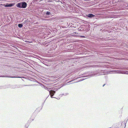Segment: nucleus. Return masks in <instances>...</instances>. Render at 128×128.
I'll return each instance as SVG.
<instances>
[{
  "label": "nucleus",
  "instance_id": "obj_1",
  "mask_svg": "<svg viewBox=\"0 0 128 128\" xmlns=\"http://www.w3.org/2000/svg\"><path fill=\"white\" fill-rule=\"evenodd\" d=\"M105 74L104 72H102L101 73L99 72V71H94L92 72H91V74H89L88 75H86V76H84L83 77H82L80 80H78L79 81H81L87 78H84L86 77H92L94 76H99L100 74Z\"/></svg>",
  "mask_w": 128,
  "mask_h": 128
},
{
  "label": "nucleus",
  "instance_id": "obj_2",
  "mask_svg": "<svg viewBox=\"0 0 128 128\" xmlns=\"http://www.w3.org/2000/svg\"><path fill=\"white\" fill-rule=\"evenodd\" d=\"M27 6L26 3L24 2H19L16 4V6L20 8H25Z\"/></svg>",
  "mask_w": 128,
  "mask_h": 128
},
{
  "label": "nucleus",
  "instance_id": "obj_3",
  "mask_svg": "<svg viewBox=\"0 0 128 128\" xmlns=\"http://www.w3.org/2000/svg\"><path fill=\"white\" fill-rule=\"evenodd\" d=\"M0 77H7V78H23V77H20V76H8L7 75H5V76H0Z\"/></svg>",
  "mask_w": 128,
  "mask_h": 128
},
{
  "label": "nucleus",
  "instance_id": "obj_4",
  "mask_svg": "<svg viewBox=\"0 0 128 128\" xmlns=\"http://www.w3.org/2000/svg\"><path fill=\"white\" fill-rule=\"evenodd\" d=\"M55 93V91L54 90H51L49 91L50 94V97L52 98H55L54 97H53L52 96L54 95Z\"/></svg>",
  "mask_w": 128,
  "mask_h": 128
},
{
  "label": "nucleus",
  "instance_id": "obj_5",
  "mask_svg": "<svg viewBox=\"0 0 128 128\" xmlns=\"http://www.w3.org/2000/svg\"><path fill=\"white\" fill-rule=\"evenodd\" d=\"M14 4H4L3 6L6 7H11L13 6Z\"/></svg>",
  "mask_w": 128,
  "mask_h": 128
},
{
  "label": "nucleus",
  "instance_id": "obj_6",
  "mask_svg": "<svg viewBox=\"0 0 128 128\" xmlns=\"http://www.w3.org/2000/svg\"><path fill=\"white\" fill-rule=\"evenodd\" d=\"M44 14L45 15L47 16H48L49 15H52L51 13L49 11H46L44 12Z\"/></svg>",
  "mask_w": 128,
  "mask_h": 128
},
{
  "label": "nucleus",
  "instance_id": "obj_7",
  "mask_svg": "<svg viewBox=\"0 0 128 128\" xmlns=\"http://www.w3.org/2000/svg\"><path fill=\"white\" fill-rule=\"evenodd\" d=\"M64 7L68 8L70 9H71L72 8V6L70 4H66L65 5V6H64Z\"/></svg>",
  "mask_w": 128,
  "mask_h": 128
},
{
  "label": "nucleus",
  "instance_id": "obj_8",
  "mask_svg": "<svg viewBox=\"0 0 128 128\" xmlns=\"http://www.w3.org/2000/svg\"><path fill=\"white\" fill-rule=\"evenodd\" d=\"M86 16L90 18H92L95 16V15L92 14H88L86 15Z\"/></svg>",
  "mask_w": 128,
  "mask_h": 128
},
{
  "label": "nucleus",
  "instance_id": "obj_9",
  "mask_svg": "<svg viewBox=\"0 0 128 128\" xmlns=\"http://www.w3.org/2000/svg\"><path fill=\"white\" fill-rule=\"evenodd\" d=\"M67 24L68 26V27L69 28H70V27L72 28L73 27V26H72V24L71 23H67Z\"/></svg>",
  "mask_w": 128,
  "mask_h": 128
},
{
  "label": "nucleus",
  "instance_id": "obj_10",
  "mask_svg": "<svg viewBox=\"0 0 128 128\" xmlns=\"http://www.w3.org/2000/svg\"><path fill=\"white\" fill-rule=\"evenodd\" d=\"M18 26L20 28H22L23 26V24H18Z\"/></svg>",
  "mask_w": 128,
  "mask_h": 128
},
{
  "label": "nucleus",
  "instance_id": "obj_11",
  "mask_svg": "<svg viewBox=\"0 0 128 128\" xmlns=\"http://www.w3.org/2000/svg\"><path fill=\"white\" fill-rule=\"evenodd\" d=\"M64 1L65 0H60V2L62 4L64 3H65L64 2Z\"/></svg>",
  "mask_w": 128,
  "mask_h": 128
},
{
  "label": "nucleus",
  "instance_id": "obj_12",
  "mask_svg": "<svg viewBox=\"0 0 128 128\" xmlns=\"http://www.w3.org/2000/svg\"><path fill=\"white\" fill-rule=\"evenodd\" d=\"M68 93H66L64 94H62L64 96H66L67 95H68Z\"/></svg>",
  "mask_w": 128,
  "mask_h": 128
},
{
  "label": "nucleus",
  "instance_id": "obj_13",
  "mask_svg": "<svg viewBox=\"0 0 128 128\" xmlns=\"http://www.w3.org/2000/svg\"><path fill=\"white\" fill-rule=\"evenodd\" d=\"M44 88L46 89H47L49 91H50L49 90L50 89L46 87H44Z\"/></svg>",
  "mask_w": 128,
  "mask_h": 128
},
{
  "label": "nucleus",
  "instance_id": "obj_14",
  "mask_svg": "<svg viewBox=\"0 0 128 128\" xmlns=\"http://www.w3.org/2000/svg\"><path fill=\"white\" fill-rule=\"evenodd\" d=\"M16 88V86H12V88Z\"/></svg>",
  "mask_w": 128,
  "mask_h": 128
},
{
  "label": "nucleus",
  "instance_id": "obj_15",
  "mask_svg": "<svg viewBox=\"0 0 128 128\" xmlns=\"http://www.w3.org/2000/svg\"><path fill=\"white\" fill-rule=\"evenodd\" d=\"M118 71V72H117L118 73H122L120 71Z\"/></svg>",
  "mask_w": 128,
  "mask_h": 128
},
{
  "label": "nucleus",
  "instance_id": "obj_16",
  "mask_svg": "<svg viewBox=\"0 0 128 128\" xmlns=\"http://www.w3.org/2000/svg\"><path fill=\"white\" fill-rule=\"evenodd\" d=\"M124 74H128V72L126 71V72H125L124 73Z\"/></svg>",
  "mask_w": 128,
  "mask_h": 128
},
{
  "label": "nucleus",
  "instance_id": "obj_17",
  "mask_svg": "<svg viewBox=\"0 0 128 128\" xmlns=\"http://www.w3.org/2000/svg\"><path fill=\"white\" fill-rule=\"evenodd\" d=\"M82 38H84L85 36H82Z\"/></svg>",
  "mask_w": 128,
  "mask_h": 128
},
{
  "label": "nucleus",
  "instance_id": "obj_18",
  "mask_svg": "<svg viewBox=\"0 0 128 128\" xmlns=\"http://www.w3.org/2000/svg\"><path fill=\"white\" fill-rule=\"evenodd\" d=\"M125 126H124V127H123V128H125V126H126V125H125Z\"/></svg>",
  "mask_w": 128,
  "mask_h": 128
},
{
  "label": "nucleus",
  "instance_id": "obj_19",
  "mask_svg": "<svg viewBox=\"0 0 128 128\" xmlns=\"http://www.w3.org/2000/svg\"><path fill=\"white\" fill-rule=\"evenodd\" d=\"M105 85V84H104L103 85V86H104V85Z\"/></svg>",
  "mask_w": 128,
  "mask_h": 128
},
{
  "label": "nucleus",
  "instance_id": "obj_20",
  "mask_svg": "<svg viewBox=\"0 0 128 128\" xmlns=\"http://www.w3.org/2000/svg\"><path fill=\"white\" fill-rule=\"evenodd\" d=\"M25 86H29V85H25Z\"/></svg>",
  "mask_w": 128,
  "mask_h": 128
},
{
  "label": "nucleus",
  "instance_id": "obj_21",
  "mask_svg": "<svg viewBox=\"0 0 128 128\" xmlns=\"http://www.w3.org/2000/svg\"><path fill=\"white\" fill-rule=\"evenodd\" d=\"M81 30V29L78 30Z\"/></svg>",
  "mask_w": 128,
  "mask_h": 128
},
{
  "label": "nucleus",
  "instance_id": "obj_22",
  "mask_svg": "<svg viewBox=\"0 0 128 128\" xmlns=\"http://www.w3.org/2000/svg\"><path fill=\"white\" fill-rule=\"evenodd\" d=\"M80 78V77H79V78Z\"/></svg>",
  "mask_w": 128,
  "mask_h": 128
},
{
  "label": "nucleus",
  "instance_id": "obj_23",
  "mask_svg": "<svg viewBox=\"0 0 128 128\" xmlns=\"http://www.w3.org/2000/svg\"><path fill=\"white\" fill-rule=\"evenodd\" d=\"M128 70V69H127Z\"/></svg>",
  "mask_w": 128,
  "mask_h": 128
}]
</instances>
